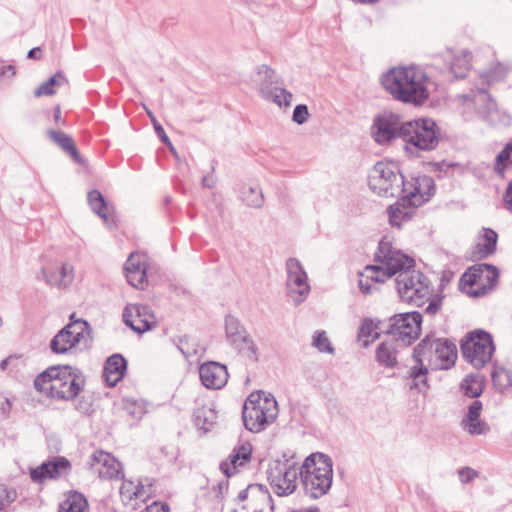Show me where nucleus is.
Masks as SVG:
<instances>
[{
	"mask_svg": "<svg viewBox=\"0 0 512 512\" xmlns=\"http://www.w3.org/2000/svg\"><path fill=\"white\" fill-rule=\"evenodd\" d=\"M188 339H189V337L186 336V335L179 339L180 345L178 346V349L184 355L185 358H188V357H190V356H192L193 354L196 353L195 349H193V350H185L184 349V343H187Z\"/></svg>",
	"mask_w": 512,
	"mask_h": 512,
	"instance_id": "e2e57ef3",
	"label": "nucleus"
},
{
	"mask_svg": "<svg viewBox=\"0 0 512 512\" xmlns=\"http://www.w3.org/2000/svg\"><path fill=\"white\" fill-rule=\"evenodd\" d=\"M489 291H491V286L481 285L477 289H470L466 290L464 288V291L468 296L478 298L486 295Z\"/></svg>",
	"mask_w": 512,
	"mask_h": 512,
	"instance_id": "13d9d810",
	"label": "nucleus"
},
{
	"mask_svg": "<svg viewBox=\"0 0 512 512\" xmlns=\"http://www.w3.org/2000/svg\"><path fill=\"white\" fill-rule=\"evenodd\" d=\"M466 97L474 101L479 116L483 118L487 125L495 128H506L511 125L510 115L498 109L495 100L488 93L486 87H478Z\"/></svg>",
	"mask_w": 512,
	"mask_h": 512,
	"instance_id": "9d476101",
	"label": "nucleus"
},
{
	"mask_svg": "<svg viewBox=\"0 0 512 512\" xmlns=\"http://www.w3.org/2000/svg\"><path fill=\"white\" fill-rule=\"evenodd\" d=\"M228 488H229V481L228 480H223V481H220L217 486L214 488V490L217 491V497H222L224 493H226L228 491Z\"/></svg>",
	"mask_w": 512,
	"mask_h": 512,
	"instance_id": "0e129e2a",
	"label": "nucleus"
},
{
	"mask_svg": "<svg viewBox=\"0 0 512 512\" xmlns=\"http://www.w3.org/2000/svg\"><path fill=\"white\" fill-rule=\"evenodd\" d=\"M412 357L417 365L409 372L413 380L410 388L426 392L430 387L427 379L429 371L423 364V358H427L430 365L435 364L442 370H448L455 365L457 359L456 343L448 338H436L434 333H429L414 347Z\"/></svg>",
	"mask_w": 512,
	"mask_h": 512,
	"instance_id": "f03ea898",
	"label": "nucleus"
},
{
	"mask_svg": "<svg viewBox=\"0 0 512 512\" xmlns=\"http://www.w3.org/2000/svg\"><path fill=\"white\" fill-rule=\"evenodd\" d=\"M261 96L267 100L277 104L279 107H288L290 106L293 95L291 92L286 90L285 88L274 86L273 89L268 90L261 94Z\"/></svg>",
	"mask_w": 512,
	"mask_h": 512,
	"instance_id": "58836bf2",
	"label": "nucleus"
},
{
	"mask_svg": "<svg viewBox=\"0 0 512 512\" xmlns=\"http://www.w3.org/2000/svg\"><path fill=\"white\" fill-rule=\"evenodd\" d=\"M141 512H169V506L167 503L159 504L158 502H154Z\"/></svg>",
	"mask_w": 512,
	"mask_h": 512,
	"instance_id": "bf43d9fd",
	"label": "nucleus"
},
{
	"mask_svg": "<svg viewBox=\"0 0 512 512\" xmlns=\"http://www.w3.org/2000/svg\"><path fill=\"white\" fill-rule=\"evenodd\" d=\"M370 128H437V125L433 119L425 117L402 122L398 114L383 111L375 116Z\"/></svg>",
	"mask_w": 512,
	"mask_h": 512,
	"instance_id": "2eb2a0df",
	"label": "nucleus"
},
{
	"mask_svg": "<svg viewBox=\"0 0 512 512\" xmlns=\"http://www.w3.org/2000/svg\"><path fill=\"white\" fill-rule=\"evenodd\" d=\"M312 346L315 347L319 352H325L329 354L334 353V347L328 339L326 332L323 330L315 332Z\"/></svg>",
	"mask_w": 512,
	"mask_h": 512,
	"instance_id": "37998d69",
	"label": "nucleus"
},
{
	"mask_svg": "<svg viewBox=\"0 0 512 512\" xmlns=\"http://www.w3.org/2000/svg\"><path fill=\"white\" fill-rule=\"evenodd\" d=\"M427 79L425 72L418 67H393L382 75L381 83L396 100L420 106L429 98L425 86Z\"/></svg>",
	"mask_w": 512,
	"mask_h": 512,
	"instance_id": "7ed1b4c3",
	"label": "nucleus"
},
{
	"mask_svg": "<svg viewBox=\"0 0 512 512\" xmlns=\"http://www.w3.org/2000/svg\"><path fill=\"white\" fill-rule=\"evenodd\" d=\"M485 269L483 263L475 264L469 267L459 279V289L464 291V287L473 286L478 283L479 280L484 278Z\"/></svg>",
	"mask_w": 512,
	"mask_h": 512,
	"instance_id": "ea45409f",
	"label": "nucleus"
},
{
	"mask_svg": "<svg viewBox=\"0 0 512 512\" xmlns=\"http://www.w3.org/2000/svg\"><path fill=\"white\" fill-rule=\"evenodd\" d=\"M249 498L268 502L270 503L271 510L274 509L273 499L269 493L268 488L263 484H249L244 490L240 491L237 496V500L240 502Z\"/></svg>",
	"mask_w": 512,
	"mask_h": 512,
	"instance_id": "7c9ffc66",
	"label": "nucleus"
},
{
	"mask_svg": "<svg viewBox=\"0 0 512 512\" xmlns=\"http://www.w3.org/2000/svg\"><path fill=\"white\" fill-rule=\"evenodd\" d=\"M124 271L127 282L135 287L144 289L147 284L146 266L140 261L136 260L131 254L124 264Z\"/></svg>",
	"mask_w": 512,
	"mask_h": 512,
	"instance_id": "a878e982",
	"label": "nucleus"
},
{
	"mask_svg": "<svg viewBox=\"0 0 512 512\" xmlns=\"http://www.w3.org/2000/svg\"><path fill=\"white\" fill-rule=\"evenodd\" d=\"M58 271H59L60 278L63 283V287H67L73 280V275H72L73 267L67 263H64Z\"/></svg>",
	"mask_w": 512,
	"mask_h": 512,
	"instance_id": "6e6d98bb",
	"label": "nucleus"
},
{
	"mask_svg": "<svg viewBox=\"0 0 512 512\" xmlns=\"http://www.w3.org/2000/svg\"><path fill=\"white\" fill-rule=\"evenodd\" d=\"M435 191V183L432 177L422 175L415 178V184H410V188H402L399 199L388 206L387 214L389 223L393 227L401 226V216L403 208L407 206L420 207L427 202Z\"/></svg>",
	"mask_w": 512,
	"mask_h": 512,
	"instance_id": "423d86ee",
	"label": "nucleus"
},
{
	"mask_svg": "<svg viewBox=\"0 0 512 512\" xmlns=\"http://www.w3.org/2000/svg\"><path fill=\"white\" fill-rule=\"evenodd\" d=\"M127 371V361L123 355L115 353L107 358L103 375L105 377L106 384L109 387H114L121 381Z\"/></svg>",
	"mask_w": 512,
	"mask_h": 512,
	"instance_id": "4be33fe9",
	"label": "nucleus"
},
{
	"mask_svg": "<svg viewBox=\"0 0 512 512\" xmlns=\"http://www.w3.org/2000/svg\"><path fill=\"white\" fill-rule=\"evenodd\" d=\"M216 166H217V161L212 160L210 163V173L203 176V178H202V186L203 187L209 188V189H212L215 187V185L217 183V178L214 175Z\"/></svg>",
	"mask_w": 512,
	"mask_h": 512,
	"instance_id": "603ef678",
	"label": "nucleus"
},
{
	"mask_svg": "<svg viewBox=\"0 0 512 512\" xmlns=\"http://www.w3.org/2000/svg\"><path fill=\"white\" fill-rule=\"evenodd\" d=\"M300 479L305 495L311 499H317L327 494L330 490L333 474L312 475L309 473V475L300 476Z\"/></svg>",
	"mask_w": 512,
	"mask_h": 512,
	"instance_id": "412c9836",
	"label": "nucleus"
},
{
	"mask_svg": "<svg viewBox=\"0 0 512 512\" xmlns=\"http://www.w3.org/2000/svg\"><path fill=\"white\" fill-rule=\"evenodd\" d=\"M194 424L205 433L210 431L217 422L216 412L207 406L197 408L193 414Z\"/></svg>",
	"mask_w": 512,
	"mask_h": 512,
	"instance_id": "72a5a7b5",
	"label": "nucleus"
},
{
	"mask_svg": "<svg viewBox=\"0 0 512 512\" xmlns=\"http://www.w3.org/2000/svg\"><path fill=\"white\" fill-rule=\"evenodd\" d=\"M360 276H361V278L359 279V282H358L360 291L365 295L371 294L372 293V285H371L370 279H368V274L364 272V273H361Z\"/></svg>",
	"mask_w": 512,
	"mask_h": 512,
	"instance_id": "4d7b16f0",
	"label": "nucleus"
},
{
	"mask_svg": "<svg viewBox=\"0 0 512 512\" xmlns=\"http://www.w3.org/2000/svg\"><path fill=\"white\" fill-rule=\"evenodd\" d=\"M482 239L483 242L477 243L471 251L472 261L486 259L496 251L498 234L492 228H483Z\"/></svg>",
	"mask_w": 512,
	"mask_h": 512,
	"instance_id": "b1692460",
	"label": "nucleus"
},
{
	"mask_svg": "<svg viewBox=\"0 0 512 512\" xmlns=\"http://www.w3.org/2000/svg\"><path fill=\"white\" fill-rule=\"evenodd\" d=\"M298 475V464L289 460L275 461L267 469V479L278 496H287L296 490Z\"/></svg>",
	"mask_w": 512,
	"mask_h": 512,
	"instance_id": "9b49d317",
	"label": "nucleus"
},
{
	"mask_svg": "<svg viewBox=\"0 0 512 512\" xmlns=\"http://www.w3.org/2000/svg\"><path fill=\"white\" fill-rule=\"evenodd\" d=\"M398 166L393 162L378 161L368 174L369 188L381 197H397L402 188H410Z\"/></svg>",
	"mask_w": 512,
	"mask_h": 512,
	"instance_id": "0eeeda50",
	"label": "nucleus"
},
{
	"mask_svg": "<svg viewBox=\"0 0 512 512\" xmlns=\"http://www.w3.org/2000/svg\"><path fill=\"white\" fill-rule=\"evenodd\" d=\"M478 475L479 473L476 470L468 466L462 467L458 470L459 480L463 484L471 483L475 478L478 477Z\"/></svg>",
	"mask_w": 512,
	"mask_h": 512,
	"instance_id": "3c124183",
	"label": "nucleus"
},
{
	"mask_svg": "<svg viewBox=\"0 0 512 512\" xmlns=\"http://www.w3.org/2000/svg\"><path fill=\"white\" fill-rule=\"evenodd\" d=\"M512 155V140L505 144L503 149L497 154L494 170L499 176H504L507 162Z\"/></svg>",
	"mask_w": 512,
	"mask_h": 512,
	"instance_id": "79ce46f5",
	"label": "nucleus"
},
{
	"mask_svg": "<svg viewBox=\"0 0 512 512\" xmlns=\"http://www.w3.org/2000/svg\"><path fill=\"white\" fill-rule=\"evenodd\" d=\"M199 376L206 388L216 390L226 385L229 374L224 364L209 361L200 365Z\"/></svg>",
	"mask_w": 512,
	"mask_h": 512,
	"instance_id": "f3484780",
	"label": "nucleus"
},
{
	"mask_svg": "<svg viewBox=\"0 0 512 512\" xmlns=\"http://www.w3.org/2000/svg\"><path fill=\"white\" fill-rule=\"evenodd\" d=\"M225 334L229 344L252 362L258 361V348L238 318L225 317Z\"/></svg>",
	"mask_w": 512,
	"mask_h": 512,
	"instance_id": "f8f14e48",
	"label": "nucleus"
},
{
	"mask_svg": "<svg viewBox=\"0 0 512 512\" xmlns=\"http://www.w3.org/2000/svg\"><path fill=\"white\" fill-rule=\"evenodd\" d=\"M483 268L485 269L484 277L487 281V284H485V285L491 286V290H492L496 286V284L499 280V276H500L499 269L496 266H494L493 264H489V263H483Z\"/></svg>",
	"mask_w": 512,
	"mask_h": 512,
	"instance_id": "49530a36",
	"label": "nucleus"
},
{
	"mask_svg": "<svg viewBox=\"0 0 512 512\" xmlns=\"http://www.w3.org/2000/svg\"><path fill=\"white\" fill-rule=\"evenodd\" d=\"M68 324H72L71 326V334L76 337V334L79 333V342L84 338L85 332L88 334L92 331V328L89 322L83 318H79L76 321H69Z\"/></svg>",
	"mask_w": 512,
	"mask_h": 512,
	"instance_id": "a18cd8bd",
	"label": "nucleus"
},
{
	"mask_svg": "<svg viewBox=\"0 0 512 512\" xmlns=\"http://www.w3.org/2000/svg\"><path fill=\"white\" fill-rule=\"evenodd\" d=\"M376 361L386 368H395L398 365L397 348L395 341H383L375 350Z\"/></svg>",
	"mask_w": 512,
	"mask_h": 512,
	"instance_id": "c85d7f7f",
	"label": "nucleus"
},
{
	"mask_svg": "<svg viewBox=\"0 0 512 512\" xmlns=\"http://www.w3.org/2000/svg\"><path fill=\"white\" fill-rule=\"evenodd\" d=\"M252 446L249 442L234 447L226 460L220 462L219 469L227 477L231 478L239 472V468L250 462Z\"/></svg>",
	"mask_w": 512,
	"mask_h": 512,
	"instance_id": "a211bd4d",
	"label": "nucleus"
},
{
	"mask_svg": "<svg viewBox=\"0 0 512 512\" xmlns=\"http://www.w3.org/2000/svg\"><path fill=\"white\" fill-rule=\"evenodd\" d=\"M309 116L310 113L307 105L298 104L294 108L292 120L298 125H303L307 121Z\"/></svg>",
	"mask_w": 512,
	"mask_h": 512,
	"instance_id": "de8ad7c7",
	"label": "nucleus"
},
{
	"mask_svg": "<svg viewBox=\"0 0 512 512\" xmlns=\"http://www.w3.org/2000/svg\"><path fill=\"white\" fill-rule=\"evenodd\" d=\"M42 274L46 283L50 286L63 287L62 280L60 278L59 271H51L46 272L45 269H42Z\"/></svg>",
	"mask_w": 512,
	"mask_h": 512,
	"instance_id": "5fc2aeb1",
	"label": "nucleus"
},
{
	"mask_svg": "<svg viewBox=\"0 0 512 512\" xmlns=\"http://www.w3.org/2000/svg\"><path fill=\"white\" fill-rule=\"evenodd\" d=\"M440 130H411L403 132V140L406 142V150L431 151L439 144Z\"/></svg>",
	"mask_w": 512,
	"mask_h": 512,
	"instance_id": "6ab92c4d",
	"label": "nucleus"
},
{
	"mask_svg": "<svg viewBox=\"0 0 512 512\" xmlns=\"http://www.w3.org/2000/svg\"><path fill=\"white\" fill-rule=\"evenodd\" d=\"M502 374H505L506 378H508V374L503 368L501 369V372H498L497 370L492 371L491 377L495 386L505 387L509 384V380L506 384L501 383Z\"/></svg>",
	"mask_w": 512,
	"mask_h": 512,
	"instance_id": "052dcab7",
	"label": "nucleus"
},
{
	"mask_svg": "<svg viewBox=\"0 0 512 512\" xmlns=\"http://www.w3.org/2000/svg\"><path fill=\"white\" fill-rule=\"evenodd\" d=\"M444 295L435 294L429 299L428 306L425 308V313L429 315H435L442 307Z\"/></svg>",
	"mask_w": 512,
	"mask_h": 512,
	"instance_id": "09e8293b",
	"label": "nucleus"
},
{
	"mask_svg": "<svg viewBox=\"0 0 512 512\" xmlns=\"http://www.w3.org/2000/svg\"><path fill=\"white\" fill-rule=\"evenodd\" d=\"M373 331L374 321L371 318L366 317L362 320L361 326L359 327L358 338H367L372 335Z\"/></svg>",
	"mask_w": 512,
	"mask_h": 512,
	"instance_id": "864d4df0",
	"label": "nucleus"
},
{
	"mask_svg": "<svg viewBox=\"0 0 512 512\" xmlns=\"http://www.w3.org/2000/svg\"><path fill=\"white\" fill-rule=\"evenodd\" d=\"M460 388L469 398H478L484 390V379L480 374L470 373L461 381Z\"/></svg>",
	"mask_w": 512,
	"mask_h": 512,
	"instance_id": "473e14b6",
	"label": "nucleus"
},
{
	"mask_svg": "<svg viewBox=\"0 0 512 512\" xmlns=\"http://www.w3.org/2000/svg\"><path fill=\"white\" fill-rule=\"evenodd\" d=\"M482 408V402L474 400L468 407L466 417L462 420L463 428L471 435L485 434L489 430L488 425L480 419Z\"/></svg>",
	"mask_w": 512,
	"mask_h": 512,
	"instance_id": "5701e85b",
	"label": "nucleus"
},
{
	"mask_svg": "<svg viewBox=\"0 0 512 512\" xmlns=\"http://www.w3.org/2000/svg\"><path fill=\"white\" fill-rule=\"evenodd\" d=\"M287 281L286 287L288 295L294 300L295 304L302 303L308 293L310 286L307 283V274L301 263L295 258H289L286 263Z\"/></svg>",
	"mask_w": 512,
	"mask_h": 512,
	"instance_id": "ddd939ff",
	"label": "nucleus"
},
{
	"mask_svg": "<svg viewBox=\"0 0 512 512\" xmlns=\"http://www.w3.org/2000/svg\"><path fill=\"white\" fill-rule=\"evenodd\" d=\"M16 74V67L14 65H6L0 68V77H6L10 75L11 77Z\"/></svg>",
	"mask_w": 512,
	"mask_h": 512,
	"instance_id": "338daca9",
	"label": "nucleus"
},
{
	"mask_svg": "<svg viewBox=\"0 0 512 512\" xmlns=\"http://www.w3.org/2000/svg\"><path fill=\"white\" fill-rule=\"evenodd\" d=\"M42 57V50L40 47H34L27 53V58L32 60H39Z\"/></svg>",
	"mask_w": 512,
	"mask_h": 512,
	"instance_id": "774afa93",
	"label": "nucleus"
},
{
	"mask_svg": "<svg viewBox=\"0 0 512 512\" xmlns=\"http://www.w3.org/2000/svg\"><path fill=\"white\" fill-rule=\"evenodd\" d=\"M416 208L417 207H414L412 205L407 206V208H403L402 216H401V222L402 221H409L413 217Z\"/></svg>",
	"mask_w": 512,
	"mask_h": 512,
	"instance_id": "69168bd1",
	"label": "nucleus"
},
{
	"mask_svg": "<svg viewBox=\"0 0 512 512\" xmlns=\"http://www.w3.org/2000/svg\"><path fill=\"white\" fill-rule=\"evenodd\" d=\"M460 350L466 362L481 369L492 360L495 352L493 337L486 330L475 329L462 338Z\"/></svg>",
	"mask_w": 512,
	"mask_h": 512,
	"instance_id": "6e6552de",
	"label": "nucleus"
},
{
	"mask_svg": "<svg viewBox=\"0 0 512 512\" xmlns=\"http://www.w3.org/2000/svg\"><path fill=\"white\" fill-rule=\"evenodd\" d=\"M471 58V52L466 50L461 55L453 56L449 70L456 79H463L467 76L471 67Z\"/></svg>",
	"mask_w": 512,
	"mask_h": 512,
	"instance_id": "c9c22d12",
	"label": "nucleus"
},
{
	"mask_svg": "<svg viewBox=\"0 0 512 512\" xmlns=\"http://www.w3.org/2000/svg\"><path fill=\"white\" fill-rule=\"evenodd\" d=\"M138 322H139L138 325L133 324V325H130V327H129L137 334H143L147 331H150L153 328V326L156 324V321L154 319H151L150 317L140 319V321H138Z\"/></svg>",
	"mask_w": 512,
	"mask_h": 512,
	"instance_id": "8fccbe9b",
	"label": "nucleus"
},
{
	"mask_svg": "<svg viewBox=\"0 0 512 512\" xmlns=\"http://www.w3.org/2000/svg\"><path fill=\"white\" fill-rule=\"evenodd\" d=\"M148 317L155 318L149 306L144 304H128L122 314L123 322L127 327L135 324L136 321H140V319Z\"/></svg>",
	"mask_w": 512,
	"mask_h": 512,
	"instance_id": "2f4dec72",
	"label": "nucleus"
},
{
	"mask_svg": "<svg viewBox=\"0 0 512 512\" xmlns=\"http://www.w3.org/2000/svg\"><path fill=\"white\" fill-rule=\"evenodd\" d=\"M278 412V403L272 395L252 392L243 404V424L248 431L259 433L276 420Z\"/></svg>",
	"mask_w": 512,
	"mask_h": 512,
	"instance_id": "39448f33",
	"label": "nucleus"
},
{
	"mask_svg": "<svg viewBox=\"0 0 512 512\" xmlns=\"http://www.w3.org/2000/svg\"><path fill=\"white\" fill-rule=\"evenodd\" d=\"M72 324L65 325L51 339L49 347L54 354H66L79 344V333L76 337L71 334Z\"/></svg>",
	"mask_w": 512,
	"mask_h": 512,
	"instance_id": "393cba45",
	"label": "nucleus"
},
{
	"mask_svg": "<svg viewBox=\"0 0 512 512\" xmlns=\"http://www.w3.org/2000/svg\"><path fill=\"white\" fill-rule=\"evenodd\" d=\"M91 467L104 479L124 477L122 464L110 453L97 450L91 455Z\"/></svg>",
	"mask_w": 512,
	"mask_h": 512,
	"instance_id": "dca6fc26",
	"label": "nucleus"
},
{
	"mask_svg": "<svg viewBox=\"0 0 512 512\" xmlns=\"http://www.w3.org/2000/svg\"><path fill=\"white\" fill-rule=\"evenodd\" d=\"M503 199L506 204L507 210L512 213V180L507 185Z\"/></svg>",
	"mask_w": 512,
	"mask_h": 512,
	"instance_id": "680f3d73",
	"label": "nucleus"
},
{
	"mask_svg": "<svg viewBox=\"0 0 512 512\" xmlns=\"http://www.w3.org/2000/svg\"><path fill=\"white\" fill-rule=\"evenodd\" d=\"M423 316L419 311L397 313L389 317L383 334L396 337L405 346L413 344L421 336Z\"/></svg>",
	"mask_w": 512,
	"mask_h": 512,
	"instance_id": "1a4fd4ad",
	"label": "nucleus"
},
{
	"mask_svg": "<svg viewBox=\"0 0 512 512\" xmlns=\"http://www.w3.org/2000/svg\"><path fill=\"white\" fill-rule=\"evenodd\" d=\"M68 84V80L64 73L58 71L48 80L39 85L34 91L36 97L51 96L55 94L56 88Z\"/></svg>",
	"mask_w": 512,
	"mask_h": 512,
	"instance_id": "e433bc0d",
	"label": "nucleus"
},
{
	"mask_svg": "<svg viewBox=\"0 0 512 512\" xmlns=\"http://www.w3.org/2000/svg\"><path fill=\"white\" fill-rule=\"evenodd\" d=\"M256 84L258 91L261 94L268 92L281 83L282 79L277 72L269 65L262 64L256 67Z\"/></svg>",
	"mask_w": 512,
	"mask_h": 512,
	"instance_id": "cd10ccee",
	"label": "nucleus"
},
{
	"mask_svg": "<svg viewBox=\"0 0 512 512\" xmlns=\"http://www.w3.org/2000/svg\"><path fill=\"white\" fill-rule=\"evenodd\" d=\"M403 132L411 130H372V138L379 145H389L396 138H403Z\"/></svg>",
	"mask_w": 512,
	"mask_h": 512,
	"instance_id": "a19ab883",
	"label": "nucleus"
},
{
	"mask_svg": "<svg viewBox=\"0 0 512 512\" xmlns=\"http://www.w3.org/2000/svg\"><path fill=\"white\" fill-rule=\"evenodd\" d=\"M374 259L380 265H367L365 273L374 283H384L396 276L395 284L399 297L403 301L421 307L423 299L429 295V279L419 270H415V260L393 247L387 236L379 241Z\"/></svg>",
	"mask_w": 512,
	"mask_h": 512,
	"instance_id": "f257e3e1",
	"label": "nucleus"
},
{
	"mask_svg": "<svg viewBox=\"0 0 512 512\" xmlns=\"http://www.w3.org/2000/svg\"><path fill=\"white\" fill-rule=\"evenodd\" d=\"M299 476L309 475H330L333 474L332 459L323 453L317 452L307 456L303 464L298 467Z\"/></svg>",
	"mask_w": 512,
	"mask_h": 512,
	"instance_id": "aec40b11",
	"label": "nucleus"
},
{
	"mask_svg": "<svg viewBox=\"0 0 512 512\" xmlns=\"http://www.w3.org/2000/svg\"><path fill=\"white\" fill-rule=\"evenodd\" d=\"M70 471V461L64 456H55L39 466L31 468L29 474L34 483L41 484L46 480H56L62 476H67Z\"/></svg>",
	"mask_w": 512,
	"mask_h": 512,
	"instance_id": "4468645a",
	"label": "nucleus"
},
{
	"mask_svg": "<svg viewBox=\"0 0 512 512\" xmlns=\"http://www.w3.org/2000/svg\"><path fill=\"white\" fill-rule=\"evenodd\" d=\"M48 137L56 142L64 152L69 154L75 163L79 165L85 164V159L79 153L71 136L65 134L62 130H48Z\"/></svg>",
	"mask_w": 512,
	"mask_h": 512,
	"instance_id": "bb28decb",
	"label": "nucleus"
},
{
	"mask_svg": "<svg viewBox=\"0 0 512 512\" xmlns=\"http://www.w3.org/2000/svg\"><path fill=\"white\" fill-rule=\"evenodd\" d=\"M17 492L13 488L0 485V512H6L7 508L15 501Z\"/></svg>",
	"mask_w": 512,
	"mask_h": 512,
	"instance_id": "c03bdc74",
	"label": "nucleus"
},
{
	"mask_svg": "<svg viewBox=\"0 0 512 512\" xmlns=\"http://www.w3.org/2000/svg\"><path fill=\"white\" fill-rule=\"evenodd\" d=\"M85 378L81 371L69 365L50 366L34 379L36 391L47 397L63 401H71L83 390Z\"/></svg>",
	"mask_w": 512,
	"mask_h": 512,
	"instance_id": "20e7f679",
	"label": "nucleus"
},
{
	"mask_svg": "<svg viewBox=\"0 0 512 512\" xmlns=\"http://www.w3.org/2000/svg\"><path fill=\"white\" fill-rule=\"evenodd\" d=\"M88 506V501L82 493L71 491L60 503L59 512H85Z\"/></svg>",
	"mask_w": 512,
	"mask_h": 512,
	"instance_id": "f704fd0d",
	"label": "nucleus"
},
{
	"mask_svg": "<svg viewBox=\"0 0 512 512\" xmlns=\"http://www.w3.org/2000/svg\"><path fill=\"white\" fill-rule=\"evenodd\" d=\"M240 198L246 206L254 209L262 208L265 202L261 187L247 183L241 185Z\"/></svg>",
	"mask_w": 512,
	"mask_h": 512,
	"instance_id": "c756f323",
	"label": "nucleus"
},
{
	"mask_svg": "<svg viewBox=\"0 0 512 512\" xmlns=\"http://www.w3.org/2000/svg\"><path fill=\"white\" fill-rule=\"evenodd\" d=\"M87 201L91 208V210L97 214L101 219L105 222H108L109 216L107 214L108 205L103 194L97 190L93 189L87 194Z\"/></svg>",
	"mask_w": 512,
	"mask_h": 512,
	"instance_id": "4c0bfd02",
	"label": "nucleus"
}]
</instances>
